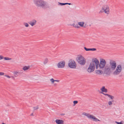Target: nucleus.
Masks as SVG:
<instances>
[{
    "label": "nucleus",
    "mask_w": 124,
    "mask_h": 124,
    "mask_svg": "<svg viewBox=\"0 0 124 124\" xmlns=\"http://www.w3.org/2000/svg\"><path fill=\"white\" fill-rule=\"evenodd\" d=\"M116 62L113 60H110L109 61V66L106 69L107 70H121L122 67L121 65H118L116 68Z\"/></svg>",
    "instance_id": "nucleus-1"
},
{
    "label": "nucleus",
    "mask_w": 124,
    "mask_h": 124,
    "mask_svg": "<svg viewBox=\"0 0 124 124\" xmlns=\"http://www.w3.org/2000/svg\"><path fill=\"white\" fill-rule=\"evenodd\" d=\"M33 2L37 7H41L44 9L49 7L48 5L46 4V2L43 0H33Z\"/></svg>",
    "instance_id": "nucleus-2"
},
{
    "label": "nucleus",
    "mask_w": 124,
    "mask_h": 124,
    "mask_svg": "<svg viewBox=\"0 0 124 124\" xmlns=\"http://www.w3.org/2000/svg\"><path fill=\"white\" fill-rule=\"evenodd\" d=\"M76 60L79 64L81 65H84L86 63L85 58L80 54L78 55L77 56Z\"/></svg>",
    "instance_id": "nucleus-3"
},
{
    "label": "nucleus",
    "mask_w": 124,
    "mask_h": 124,
    "mask_svg": "<svg viewBox=\"0 0 124 124\" xmlns=\"http://www.w3.org/2000/svg\"><path fill=\"white\" fill-rule=\"evenodd\" d=\"M106 63V62L104 59L100 58V63L97 64L96 66V69H102L103 68L105 67Z\"/></svg>",
    "instance_id": "nucleus-4"
},
{
    "label": "nucleus",
    "mask_w": 124,
    "mask_h": 124,
    "mask_svg": "<svg viewBox=\"0 0 124 124\" xmlns=\"http://www.w3.org/2000/svg\"><path fill=\"white\" fill-rule=\"evenodd\" d=\"M104 12L105 14H108L110 13V9L108 5L107 4H104L102 6L101 10L99 13H101Z\"/></svg>",
    "instance_id": "nucleus-5"
},
{
    "label": "nucleus",
    "mask_w": 124,
    "mask_h": 124,
    "mask_svg": "<svg viewBox=\"0 0 124 124\" xmlns=\"http://www.w3.org/2000/svg\"><path fill=\"white\" fill-rule=\"evenodd\" d=\"M83 114L87 116L88 118L90 119H92L94 121H101L96 118L93 115H90L89 113H87L85 112L83 113Z\"/></svg>",
    "instance_id": "nucleus-6"
},
{
    "label": "nucleus",
    "mask_w": 124,
    "mask_h": 124,
    "mask_svg": "<svg viewBox=\"0 0 124 124\" xmlns=\"http://www.w3.org/2000/svg\"><path fill=\"white\" fill-rule=\"evenodd\" d=\"M68 66L70 68L76 69L77 65L76 62L74 60L70 59L69 61Z\"/></svg>",
    "instance_id": "nucleus-7"
},
{
    "label": "nucleus",
    "mask_w": 124,
    "mask_h": 124,
    "mask_svg": "<svg viewBox=\"0 0 124 124\" xmlns=\"http://www.w3.org/2000/svg\"><path fill=\"white\" fill-rule=\"evenodd\" d=\"M65 61L63 60L59 62L57 64V66L59 68H63L65 65Z\"/></svg>",
    "instance_id": "nucleus-8"
},
{
    "label": "nucleus",
    "mask_w": 124,
    "mask_h": 124,
    "mask_svg": "<svg viewBox=\"0 0 124 124\" xmlns=\"http://www.w3.org/2000/svg\"><path fill=\"white\" fill-rule=\"evenodd\" d=\"M95 69H96L95 63L90 62L88 68V70H95Z\"/></svg>",
    "instance_id": "nucleus-9"
},
{
    "label": "nucleus",
    "mask_w": 124,
    "mask_h": 124,
    "mask_svg": "<svg viewBox=\"0 0 124 124\" xmlns=\"http://www.w3.org/2000/svg\"><path fill=\"white\" fill-rule=\"evenodd\" d=\"M23 72V70H17L14 71L13 73L15 77H16L20 75Z\"/></svg>",
    "instance_id": "nucleus-10"
},
{
    "label": "nucleus",
    "mask_w": 124,
    "mask_h": 124,
    "mask_svg": "<svg viewBox=\"0 0 124 124\" xmlns=\"http://www.w3.org/2000/svg\"><path fill=\"white\" fill-rule=\"evenodd\" d=\"M90 62L94 63L95 64V66L96 67L97 64H99V62L98 59L97 58L93 57L91 61Z\"/></svg>",
    "instance_id": "nucleus-11"
},
{
    "label": "nucleus",
    "mask_w": 124,
    "mask_h": 124,
    "mask_svg": "<svg viewBox=\"0 0 124 124\" xmlns=\"http://www.w3.org/2000/svg\"><path fill=\"white\" fill-rule=\"evenodd\" d=\"M103 76H109L111 73V70H103Z\"/></svg>",
    "instance_id": "nucleus-12"
},
{
    "label": "nucleus",
    "mask_w": 124,
    "mask_h": 124,
    "mask_svg": "<svg viewBox=\"0 0 124 124\" xmlns=\"http://www.w3.org/2000/svg\"><path fill=\"white\" fill-rule=\"evenodd\" d=\"M78 24L79 25V26L80 27H83L85 28L86 27V24H85L84 22L81 21L79 22H78Z\"/></svg>",
    "instance_id": "nucleus-13"
},
{
    "label": "nucleus",
    "mask_w": 124,
    "mask_h": 124,
    "mask_svg": "<svg viewBox=\"0 0 124 124\" xmlns=\"http://www.w3.org/2000/svg\"><path fill=\"white\" fill-rule=\"evenodd\" d=\"M36 22L37 21L36 20L33 19L32 21H30L29 22V23L31 25V26H33L36 24Z\"/></svg>",
    "instance_id": "nucleus-14"
},
{
    "label": "nucleus",
    "mask_w": 124,
    "mask_h": 124,
    "mask_svg": "<svg viewBox=\"0 0 124 124\" xmlns=\"http://www.w3.org/2000/svg\"><path fill=\"white\" fill-rule=\"evenodd\" d=\"M55 122L57 124H63L64 123V121L62 120L56 119Z\"/></svg>",
    "instance_id": "nucleus-15"
},
{
    "label": "nucleus",
    "mask_w": 124,
    "mask_h": 124,
    "mask_svg": "<svg viewBox=\"0 0 124 124\" xmlns=\"http://www.w3.org/2000/svg\"><path fill=\"white\" fill-rule=\"evenodd\" d=\"M101 90V92L107 93L108 92L107 89L105 88L104 86L102 87L100 89Z\"/></svg>",
    "instance_id": "nucleus-16"
},
{
    "label": "nucleus",
    "mask_w": 124,
    "mask_h": 124,
    "mask_svg": "<svg viewBox=\"0 0 124 124\" xmlns=\"http://www.w3.org/2000/svg\"><path fill=\"white\" fill-rule=\"evenodd\" d=\"M84 48L87 51H95L96 50V49L95 48H88L84 47Z\"/></svg>",
    "instance_id": "nucleus-17"
},
{
    "label": "nucleus",
    "mask_w": 124,
    "mask_h": 124,
    "mask_svg": "<svg viewBox=\"0 0 124 124\" xmlns=\"http://www.w3.org/2000/svg\"><path fill=\"white\" fill-rule=\"evenodd\" d=\"M71 25L76 28H79L80 26H79L78 24L76 23H74L72 24Z\"/></svg>",
    "instance_id": "nucleus-18"
},
{
    "label": "nucleus",
    "mask_w": 124,
    "mask_h": 124,
    "mask_svg": "<svg viewBox=\"0 0 124 124\" xmlns=\"http://www.w3.org/2000/svg\"><path fill=\"white\" fill-rule=\"evenodd\" d=\"M48 62V60L47 58H45L43 62V64L44 65L46 64Z\"/></svg>",
    "instance_id": "nucleus-19"
},
{
    "label": "nucleus",
    "mask_w": 124,
    "mask_h": 124,
    "mask_svg": "<svg viewBox=\"0 0 124 124\" xmlns=\"http://www.w3.org/2000/svg\"><path fill=\"white\" fill-rule=\"evenodd\" d=\"M96 73L99 75H101L103 73V71L102 70H96Z\"/></svg>",
    "instance_id": "nucleus-20"
},
{
    "label": "nucleus",
    "mask_w": 124,
    "mask_h": 124,
    "mask_svg": "<svg viewBox=\"0 0 124 124\" xmlns=\"http://www.w3.org/2000/svg\"><path fill=\"white\" fill-rule=\"evenodd\" d=\"M30 67L31 66L29 65L25 66L23 67V70H28L30 69Z\"/></svg>",
    "instance_id": "nucleus-21"
},
{
    "label": "nucleus",
    "mask_w": 124,
    "mask_h": 124,
    "mask_svg": "<svg viewBox=\"0 0 124 124\" xmlns=\"http://www.w3.org/2000/svg\"><path fill=\"white\" fill-rule=\"evenodd\" d=\"M121 70H116L113 73V74L114 75H117L119 74L121 72Z\"/></svg>",
    "instance_id": "nucleus-22"
},
{
    "label": "nucleus",
    "mask_w": 124,
    "mask_h": 124,
    "mask_svg": "<svg viewBox=\"0 0 124 124\" xmlns=\"http://www.w3.org/2000/svg\"><path fill=\"white\" fill-rule=\"evenodd\" d=\"M23 25L25 27H27L29 26V25L26 22H24L23 23Z\"/></svg>",
    "instance_id": "nucleus-23"
},
{
    "label": "nucleus",
    "mask_w": 124,
    "mask_h": 124,
    "mask_svg": "<svg viewBox=\"0 0 124 124\" xmlns=\"http://www.w3.org/2000/svg\"><path fill=\"white\" fill-rule=\"evenodd\" d=\"M4 60H10L12 59L11 58H9L8 57H5L4 58Z\"/></svg>",
    "instance_id": "nucleus-24"
},
{
    "label": "nucleus",
    "mask_w": 124,
    "mask_h": 124,
    "mask_svg": "<svg viewBox=\"0 0 124 124\" xmlns=\"http://www.w3.org/2000/svg\"><path fill=\"white\" fill-rule=\"evenodd\" d=\"M34 110H37L39 108V107L38 106H37L35 107H33Z\"/></svg>",
    "instance_id": "nucleus-25"
},
{
    "label": "nucleus",
    "mask_w": 124,
    "mask_h": 124,
    "mask_svg": "<svg viewBox=\"0 0 124 124\" xmlns=\"http://www.w3.org/2000/svg\"><path fill=\"white\" fill-rule=\"evenodd\" d=\"M109 98H110L111 99H113L114 98V96L109 94L108 96Z\"/></svg>",
    "instance_id": "nucleus-26"
},
{
    "label": "nucleus",
    "mask_w": 124,
    "mask_h": 124,
    "mask_svg": "<svg viewBox=\"0 0 124 124\" xmlns=\"http://www.w3.org/2000/svg\"><path fill=\"white\" fill-rule=\"evenodd\" d=\"M73 103H74L73 106H75L76 104L78 103V101H73Z\"/></svg>",
    "instance_id": "nucleus-27"
},
{
    "label": "nucleus",
    "mask_w": 124,
    "mask_h": 124,
    "mask_svg": "<svg viewBox=\"0 0 124 124\" xmlns=\"http://www.w3.org/2000/svg\"><path fill=\"white\" fill-rule=\"evenodd\" d=\"M50 81L52 82V83L53 84L54 82V79L52 78L50 79Z\"/></svg>",
    "instance_id": "nucleus-28"
},
{
    "label": "nucleus",
    "mask_w": 124,
    "mask_h": 124,
    "mask_svg": "<svg viewBox=\"0 0 124 124\" xmlns=\"http://www.w3.org/2000/svg\"><path fill=\"white\" fill-rule=\"evenodd\" d=\"M100 93L102 94H103V95H105L107 96H108V95H109V94H105V93H103L102 92H101Z\"/></svg>",
    "instance_id": "nucleus-29"
},
{
    "label": "nucleus",
    "mask_w": 124,
    "mask_h": 124,
    "mask_svg": "<svg viewBox=\"0 0 124 124\" xmlns=\"http://www.w3.org/2000/svg\"><path fill=\"white\" fill-rule=\"evenodd\" d=\"M59 3V4L60 5L62 6L66 5V3Z\"/></svg>",
    "instance_id": "nucleus-30"
},
{
    "label": "nucleus",
    "mask_w": 124,
    "mask_h": 124,
    "mask_svg": "<svg viewBox=\"0 0 124 124\" xmlns=\"http://www.w3.org/2000/svg\"><path fill=\"white\" fill-rule=\"evenodd\" d=\"M112 104V102L111 101H109L108 102V104L109 105H110Z\"/></svg>",
    "instance_id": "nucleus-31"
},
{
    "label": "nucleus",
    "mask_w": 124,
    "mask_h": 124,
    "mask_svg": "<svg viewBox=\"0 0 124 124\" xmlns=\"http://www.w3.org/2000/svg\"><path fill=\"white\" fill-rule=\"evenodd\" d=\"M4 58L3 56L2 55H0V60L3 59Z\"/></svg>",
    "instance_id": "nucleus-32"
},
{
    "label": "nucleus",
    "mask_w": 124,
    "mask_h": 124,
    "mask_svg": "<svg viewBox=\"0 0 124 124\" xmlns=\"http://www.w3.org/2000/svg\"><path fill=\"white\" fill-rule=\"evenodd\" d=\"M4 76L7 77L8 78H11V77L7 75H4Z\"/></svg>",
    "instance_id": "nucleus-33"
},
{
    "label": "nucleus",
    "mask_w": 124,
    "mask_h": 124,
    "mask_svg": "<svg viewBox=\"0 0 124 124\" xmlns=\"http://www.w3.org/2000/svg\"><path fill=\"white\" fill-rule=\"evenodd\" d=\"M94 70H87L88 72L89 73L93 72Z\"/></svg>",
    "instance_id": "nucleus-34"
},
{
    "label": "nucleus",
    "mask_w": 124,
    "mask_h": 124,
    "mask_svg": "<svg viewBox=\"0 0 124 124\" xmlns=\"http://www.w3.org/2000/svg\"><path fill=\"white\" fill-rule=\"evenodd\" d=\"M116 122L117 124H123L121 122Z\"/></svg>",
    "instance_id": "nucleus-35"
},
{
    "label": "nucleus",
    "mask_w": 124,
    "mask_h": 124,
    "mask_svg": "<svg viewBox=\"0 0 124 124\" xmlns=\"http://www.w3.org/2000/svg\"><path fill=\"white\" fill-rule=\"evenodd\" d=\"M4 74V73L3 72H0V75H2Z\"/></svg>",
    "instance_id": "nucleus-36"
},
{
    "label": "nucleus",
    "mask_w": 124,
    "mask_h": 124,
    "mask_svg": "<svg viewBox=\"0 0 124 124\" xmlns=\"http://www.w3.org/2000/svg\"><path fill=\"white\" fill-rule=\"evenodd\" d=\"M59 80H54V81H56L57 82H59Z\"/></svg>",
    "instance_id": "nucleus-37"
},
{
    "label": "nucleus",
    "mask_w": 124,
    "mask_h": 124,
    "mask_svg": "<svg viewBox=\"0 0 124 124\" xmlns=\"http://www.w3.org/2000/svg\"><path fill=\"white\" fill-rule=\"evenodd\" d=\"M66 5L68 4L69 5H71V4L70 3H66Z\"/></svg>",
    "instance_id": "nucleus-38"
},
{
    "label": "nucleus",
    "mask_w": 124,
    "mask_h": 124,
    "mask_svg": "<svg viewBox=\"0 0 124 124\" xmlns=\"http://www.w3.org/2000/svg\"><path fill=\"white\" fill-rule=\"evenodd\" d=\"M11 78H12L14 79H15L14 77L13 76H11Z\"/></svg>",
    "instance_id": "nucleus-39"
},
{
    "label": "nucleus",
    "mask_w": 124,
    "mask_h": 124,
    "mask_svg": "<svg viewBox=\"0 0 124 124\" xmlns=\"http://www.w3.org/2000/svg\"><path fill=\"white\" fill-rule=\"evenodd\" d=\"M65 115V114H61V116H64Z\"/></svg>",
    "instance_id": "nucleus-40"
},
{
    "label": "nucleus",
    "mask_w": 124,
    "mask_h": 124,
    "mask_svg": "<svg viewBox=\"0 0 124 124\" xmlns=\"http://www.w3.org/2000/svg\"><path fill=\"white\" fill-rule=\"evenodd\" d=\"M54 86H55L57 85V84L56 83H55L54 84Z\"/></svg>",
    "instance_id": "nucleus-41"
},
{
    "label": "nucleus",
    "mask_w": 124,
    "mask_h": 124,
    "mask_svg": "<svg viewBox=\"0 0 124 124\" xmlns=\"http://www.w3.org/2000/svg\"><path fill=\"white\" fill-rule=\"evenodd\" d=\"M31 116H33V113H31Z\"/></svg>",
    "instance_id": "nucleus-42"
},
{
    "label": "nucleus",
    "mask_w": 124,
    "mask_h": 124,
    "mask_svg": "<svg viewBox=\"0 0 124 124\" xmlns=\"http://www.w3.org/2000/svg\"><path fill=\"white\" fill-rule=\"evenodd\" d=\"M2 124H5V123H2Z\"/></svg>",
    "instance_id": "nucleus-43"
},
{
    "label": "nucleus",
    "mask_w": 124,
    "mask_h": 124,
    "mask_svg": "<svg viewBox=\"0 0 124 124\" xmlns=\"http://www.w3.org/2000/svg\"><path fill=\"white\" fill-rule=\"evenodd\" d=\"M123 68L124 69V65L123 67Z\"/></svg>",
    "instance_id": "nucleus-44"
}]
</instances>
